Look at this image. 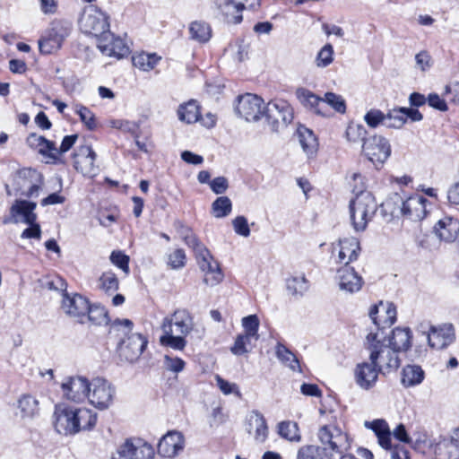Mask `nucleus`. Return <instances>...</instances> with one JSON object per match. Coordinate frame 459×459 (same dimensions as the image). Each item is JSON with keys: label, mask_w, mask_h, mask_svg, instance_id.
Listing matches in <instances>:
<instances>
[{"label": "nucleus", "mask_w": 459, "mask_h": 459, "mask_svg": "<svg viewBox=\"0 0 459 459\" xmlns=\"http://www.w3.org/2000/svg\"><path fill=\"white\" fill-rule=\"evenodd\" d=\"M199 268L204 273V282L209 286H216L223 280V273L221 272L219 263L215 261L207 251V255H201L196 257Z\"/></svg>", "instance_id": "aec40b11"}, {"label": "nucleus", "mask_w": 459, "mask_h": 459, "mask_svg": "<svg viewBox=\"0 0 459 459\" xmlns=\"http://www.w3.org/2000/svg\"><path fill=\"white\" fill-rule=\"evenodd\" d=\"M75 420L77 424L75 429H77L78 433L81 430H87L93 428L97 421V414L90 409L75 407Z\"/></svg>", "instance_id": "ea45409f"}, {"label": "nucleus", "mask_w": 459, "mask_h": 459, "mask_svg": "<svg viewBox=\"0 0 459 459\" xmlns=\"http://www.w3.org/2000/svg\"><path fill=\"white\" fill-rule=\"evenodd\" d=\"M86 317L96 325H107L109 322L107 309L100 305H90Z\"/></svg>", "instance_id": "49530a36"}, {"label": "nucleus", "mask_w": 459, "mask_h": 459, "mask_svg": "<svg viewBox=\"0 0 459 459\" xmlns=\"http://www.w3.org/2000/svg\"><path fill=\"white\" fill-rule=\"evenodd\" d=\"M161 59L160 56H157L156 54H150V53H140L137 55H134L132 58L133 65L144 72H149L158 65L160 60Z\"/></svg>", "instance_id": "79ce46f5"}, {"label": "nucleus", "mask_w": 459, "mask_h": 459, "mask_svg": "<svg viewBox=\"0 0 459 459\" xmlns=\"http://www.w3.org/2000/svg\"><path fill=\"white\" fill-rule=\"evenodd\" d=\"M254 340L247 334H238L230 351L235 355H243L250 351L251 342Z\"/></svg>", "instance_id": "4d7b16f0"}, {"label": "nucleus", "mask_w": 459, "mask_h": 459, "mask_svg": "<svg viewBox=\"0 0 459 459\" xmlns=\"http://www.w3.org/2000/svg\"><path fill=\"white\" fill-rule=\"evenodd\" d=\"M365 349L368 351V359L382 375L398 369L401 359L398 353L386 342L384 332H370L366 336Z\"/></svg>", "instance_id": "f257e3e1"}, {"label": "nucleus", "mask_w": 459, "mask_h": 459, "mask_svg": "<svg viewBox=\"0 0 459 459\" xmlns=\"http://www.w3.org/2000/svg\"><path fill=\"white\" fill-rule=\"evenodd\" d=\"M27 144L39 152V153L48 156L50 159H57V149L56 143L52 141H48L44 136L37 134H30L26 139Z\"/></svg>", "instance_id": "c756f323"}, {"label": "nucleus", "mask_w": 459, "mask_h": 459, "mask_svg": "<svg viewBox=\"0 0 459 459\" xmlns=\"http://www.w3.org/2000/svg\"><path fill=\"white\" fill-rule=\"evenodd\" d=\"M87 399L95 407L103 410L109 407L115 395V388L104 378L97 377L91 381Z\"/></svg>", "instance_id": "9d476101"}, {"label": "nucleus", "mask_w": 459, "mask_h": 459, "mask_svg": "<svg viewBox=\"0 0 459 459\" xmlns=\"http://www.w3.org/2000/svg\"><path fill=\"white\" fill-rule=\"evenodd\" d=\"M247 429L253 435L257 444H263L268 437V427L264 415L258 411H253L247 417Z\"/></svg>", "instance_id": "cd10ccee"}, {"label": "nucleus", "mask_w": 459, "mask_h": 459, "mask_svg": "<svg viewBox=\"0 0 459 459\" xmlns=\"http://www.w3.org/2000/svg\"><path fill=\"white\" fill-rule=\"evenodd\" d=\"M338 259L337 262L342 265L349 264L357 260L360 252L359 242L356 238H345L340 239L337 245ZM336 247H333V251Z\"/></svg>", "instance_id": "a878e982"}, {"label": "nucleus", "mask_w": 459, "mask_h": 459, "mask_svg": "<svg viewBox=\"0 0 459 459\" xmlns=\"http://www.w3.org/2000/svg\"><path fill=\"white\" fill-rule=\"evenodd\" d=\"M297 96L299 101L305 106L311 109H314L315 112L318 115L325 116L326 113L324 110L325 102L322 100V98H319L310 91L307 89H299L297 91Z\"/></svg>", "instance_id": "4c0bfd02"}, {"label": "nucleus", "mask_w": 459, "mask_h": 459, "mask_svg": "<svg viewBox=\"0 0 459 459\" xmlns=\"http://www.w3.org/2000/svg\"><path fill=\"white\" fill-rule=\"evenodd\" d=\"M276 356L284 365L293 371H300V365L296 355L285 345L278 343L275 351Z\"/></svg>", "instance_id": "c03bdc74"}, {"label": "nucleus", "mask_w": 459, "mask_h": 459, "mask_svg": "<svg viewBox=\"0 0 459 459\" xmlns=\"http://www.w3.org/2000/svg\"><path fill=\"white\" fill-rule=\"evenodd\" d=\"M236 111L247 121H257L264 117V100L257 95L247 93L238 98Z\"/></svg>", "instance_id": "9b49d317"}, {"label": "nucleus", "mask_w": 459, "mask_h": 459, "mask_svg": "<svg viewBox=\"0 0 459 459\" xmlns=\"http://www.w3.org/2000/svg\"><path fill=\"white\" fill-rule=\"evenodd\" d=\"M38 405V401L31 395H23L18 401V408L23 418L34 417L39 411Z\"/></svg>", "instance_id": "a18cd8bd"}, {"label": "nucleus", "mask_w": 459, "mask_h": 459, "mask_svg": "<svg viewBox=\"0 0 459 459\" xmlns=\"http://www.w3.org/2000/svg\"><path fill=\"white\" fill-rule=\"evenodd\" d=\"M61 307L69 316L83 322L89 310V300L80 294L69 295L65 292L63 294Z\"/></svg>", "instance_id": "6ab92c4d"}, {"label": "nucleus", "mask_w": 459, "mask_h": 459, "mask_svg": "<svg viewBox=\"0 0 459 459\" xmlns=\"http://www.w3.org/2000/svg\"><path fill=\"white\" fill-rule=\"evenodd\" d=\"M317 437L321 444L319 446L328 459H338L340 455L351 449V439L336 423L332 422L320 427Z\"/></svg>", "instance_id": "f03ea898"}, {"label": "nucleus", "mask_w": 459, "mask_h": 459, "mask_svg": "<svg viewBox=\"0 0 459 459\" xmlns=\"http://www.w3.org/2000/svg\"><path fill=\"white\" fill-rule=\"evenodd\" d=\"M98 48L102 54L117 59L123 58L129 54L127 45L120 38H116L111 32L99 39Z\"/></svg>", "instance_id": "5701e85b"}, {"label": "nucleus", "mask_w": 459, "mask_h": 459, "mask_svg": "<svg viewBox=\"0 0 459 459\" xmlns=\"http://www.w3.org/2000/svg\"><path fill=\"white\" fill-rule=\"evenodd\" d=\"M169 322V329H173L172 327H176V333L182 334L183 336H186L193 330V318L189 312L186 309H177L174 313L166 316L161 325H167Z\"/></svg>", "instance_id": "bb28decb"}, {"label": "nucleus", "mask_w": 459, "mask_h": 459, "mask_svg": "<svg viewBox=\"0 0 459 459\" xmlns=\"http://www.w3.org/2000/svg\"><path fill=\"white\" fill-rule=\"evenodd\" d=\"M366 131L362 126L359 125H350L345 132V135L348 141L357 142L360 138L364 137Z\"/></svg>", "instance_id": "774afa93"}, {"label": "nucleus", "mask_w": 459, "mask_h": 459, "mask_svg": "<svg viewBox=\"0 0 459 459\" xmlns=\"http://www.w3.org/2000/svg\"><path fill=\"white\" fill-rule=\"evenodd\" d=\"M278 434L282 437L291 442H299L301 435L299 433V426L296 422L290 420H284L278 424Z\"/></svg>", "instance_id": "37998d69"}, {"label": "nucleus", "mask_w": 459, "mask_h": 459, "mask_svg": "<svg viewBox=\"0 0 459 459\" xmlns=\"http://www.w3.org/2000/svg\"><path fill=\"white\" fill-rule=\"evenodd\" d=\"M362 152L377 169H379L391 155L388 140L381 135H373L363 142Z\"/></svg>", "instance_id": "0eeeda50"}, {"label": "nucleus", "mask_w": 459, "mask_h": 459, "mask_svg": "<svg viewBox=\"0 0 459 459\" xmlns=\"http://www.w3.org/2000/svg\"><path fill=\"white\" fill-rule=\"evenodd\" d=\"M96 153L90 145L80 146L74 154V167L83 176L92 178L98 174Z\"/></svg>", "instance_id": "2eb2a0df"}, {"label": "nucleus", "mask_w": 459, "mask_h": 459, "mask_svg": "<svg viewBox=\"0 0 459 459\" xmlns=\"http://www.w3.org/2000/svg\"><path fill=\"white\" fill-rule=\"evenodd\" d=\"M212 210L216 218H224L231 212L232 203L228 196H220L212 203Z\"/></svg>", "instance_id": "3c124183"}, {"label": "nucleus", "mask_w": 459, "mask_h": 459, "mask_svg": "<svg viewBox=\"0 0 459 459\" xmlns=\"http://www.w3.org/2000/svg\"><path fill=\"white\" fill-rule=\"evenodd\" d=\"M185 446L184 436L176 430L169 431L158 444V453L165 458H173L181 452Z\"/></svg>", "instance_id": "412c9836"}, {"label": "nucleus", "mask_w": 459, "mask_h": 459, "mask_svg": "<svg viewBox=\"0 0 459 459\" xmlns=\"http://www.w3.org/2000/svg\"><path fill=\"white\" fill-rule=\"evenodd\" d=\"M416 66L421 71L426 72L432 66V58L428 51L422 50L415 56Z\"/></svg>", "instance_id": "338daca9"}, {"label": "nucleus", "mask_w": 459, "mask_h": 459, "mask_svg": "<svg viewBox=\"0 0 459 459\" xmlns=\"http://www.w3.org/2000/svg\"><path fill=\"white\" fill-rule=\"evenodd\" d=\"M287 290L296 296H302L308 290V281L304 275L293 276L287 280Z\"/></svg>", "instance_id": "8fccbe9b"}, {"label": "nucleus", "mask_w": 459, "mask_h": 459, "mask_svg": "<svg viewBox=\"0 0 459 459\" xmlns=\"http://www.w3.org/2000/svg\"><path fill=\"white\" fill-rule=\"evenodd\" d=\"M369 316L373 323L377 326V331L385 327H390L396 321V307L393 303L379 302L374 305L369 310Z\"/></svg>", "instance_id": "f3484780"}, {"label": "nucleus", "mask_w": 459, "mask_h": 459, "mask_svg": "<svg viewBox=\"0 0 459 459\" xmlns=\"http://www.w3.org/2000/svg\"><path fill=\"white\" fill-rule=\"evenodd\" d=\"M36 203L25 200H17L11 207V219L5 220L4 222H24L33 223L37 220V215L34 212Z\"/></svg>", "instance_id": "b1692460"}, {"label": "nucleus", "mask_w": 459, "mask_h": 459, "mask_svg": "<svg viewBox=\"0 0 459 459\" xmlns=\"http://www.w3.org/2000/svg\"><path fill=\"white\" fill-rule=\"evenodd\" d=\"M74 112L80 117L81 121L89 130H94L97 126L95 115L90 108L82 105L76 104L74 106Z\"/></svg>", "instance_id": "603ef678"}, {"label": "nucleus", "mask_w": 459, "mask_h": 459, "mask_svg": "<svg viewBox=\"0 0 459 459\" xmlns=\"http://www.w3.org/2000/svg\"><path fill=\"white\" fill-rule=\"evenodd\" d=\"M364 121L371 128H376L380 125L385 126V114L380 109L371 108L365 114Z\"/></svg>", "instance_id": "052dcab7"}, {"label": "nucleus", "mask_w": 459, "mask_h": 459, "mask_svg": "<svg viewBox=\"0 0 459 459\" xmlns=\"http://www.w3.org/2000/svg\"><path fill=\"white\" fill-rule=\"evenodd\" d=\"M260 6L258 0H223L219 4V8L228 15L231 9L234 10L238 14L233 17L234 23H239L242 21V15L240 13L244 9L255 10Z\"/></svg>", "instance_id": "c85d7f7f"}, {"label": "nucleus", "mask_w": 459, "mask_h": 459, "mask_svg": "<svg viewBox=\"0 0 459 459\" xmlns=\"http://www.w3.org/2000/svg\"><path fill=\"white\" fill-rule=\"evenodd\" d=\"M333 48L331 44L325 45L317 53L316 64L318 67H326L333 61Z\"/></svg>", "instance_id": "bf43d9fd"}, {"label": "nucleus", "mask_w": 459, "mask_h": 459, "mask_svg": "<svg viewBox=\"0 0 459 459\" xmlns=\"http://www.w3.org/2000/svg\"><path fill=\"white\" fill-rule=\"evenodd\" d=\"M322 100L325 102V108L326 105L332 107L335 111L343 114L346 111V104L344 99L338 94L333 92H326L325 97L322 98Z\"/></svg>", "instance_id": "6e6d98bb"}, {"label": "nucleus", "mask_w": 459, "mask_h": 459, "mask_svg": "<svg viewBox=\"0 0 459 459\" xmlns=\"http://www.w3.org/2000/svg\"><path fill=\"white\" fill-rule=\"evenodd\" d=\"M405 124V116L402 108H394L385 114V126L388 128H401Z\"/></svg>", "instance_id": "5fc2aeb1"}, {"label": "nucleus", "mask_w": 459, "mask_h": 459, "mask_svg": "<svg viewBox=\"0 0 459 459\" xmlns=\"http://www.w3.org/2000/svg\"><path fill=\"white\" fill-rule=\"evenodd\" d=\"M264 117L272 131L278 132L293 120V108L283 100H275L267 103Z\"/></svg>", "instance_id": "39448f33"}, {"label": "nucleus", "mask_w": 459, "mask_h": 459, "mask_svg": "<svg viewBox=\"0 0 459 459\" xmlns=\"http://www.w3.org/2000/svg\"><path fill=\"white\" fill-rule=\"evenodd\" d=\"M178 115L180 121L187 124L195 123L201 116L200 108L197 102L192 100L179 106Z\"/></svg>", "instance_id": "a19ab883"}, {"label": "nucleus", "mask_w": 459, "mask_h": 459, "mask_svg": "<svg viewBox=\"0 0 459 459\" xmlns=\"http://www.w3.org/2000/svg\"><path fill=\"white\" fill-rule=\"evenodd\" d=\"M109 259L113 264L120 268L126 274L129 273L130 258L128 255L124 254L122 251L115 250L111 253Z\"/></svg>", "instance_id": "680f3d73"}, {"label": "nucleus", "mask_w": 459, "mask_h": 459, "mask_svg": "<svg viewBox=\"0 0 459 459\" xmlns=\"http://www.w3.org/2000/svg\"><path fill=\"white\" fill-rule=\"evenodd\" d=\"M378 368L371 361H364L357 364L354 369L356 384L364 390H369L375 386L378 375Z\"/></svg>", "instance_id": "4be33fe9"}, {"label": "nucleus", "mask_w": 459, "mask_h": 459, "mask_svg": "<svg viewBox=\"0 0 459 459\" xmlns=\"http://www.w3.org/2000/svg\"><path fill=\"white\" fill-rule=\"evenodd\" d=\"M411 332L410 328L396 327L392 332V336L386 338V342L397 353L406 351L411 347Z\"/></svg>", "instance_id": "72a5a7b5"}, {"label": "nucleus", "mask_w": 459, "mask_h": 459, "mask_svg": "<svg viewBox=\"0 0 459 459\" xmlns=\"http://www.w3.org/2000/svg\"><path fill=\"white\" fill-rule=\"evenodd\" d=\"M232 227L235 233L238 236L247 238L250 236V229L247 219L243 215H238L232 220Z\"/></svg>", "instance_id": "e2e57ef3"}, {"label": "nucleus", "mask_w": 459, "mask_h": 459, "mask_svg": "<svg viewBox=\"0 0 459 459\" xmlns=\"http://www.w3.org/2000/svg\"><path fill=\"white\" fill-rule=\"evenodd\" d=\"M242 325L245 329L244 334L253 337L255 341L258 340L259 320L256 315L243 317Z\"/></svg>", "instance_id": "13d9d810"}, {"label": "nucleus", "mask_w": 459, "mask_h": 459, "mask_svg": "<svg viewBox=\"0 0 459 459\" xmlns=\"http://www.w3.org/2000/svg\"><path fill=\"white\" fill-rule=\"evenodd\" d=\"M99 286L105 292H115L118 290V279L113 272L103 273L99 279Z\"/></svg>", "instance_id": "864d4df0"}, {"label": "nucleus", "mask_w": 459, "mask_h": 459, "mask_svg": "<svg viewBox=\"0 0 459 459\" xmlns=\"http://www.w3.org/2000/svg\"><path fill=\"white\" fill-rule=\"evenodd\" d=\"M79 22L83 33L92 35L98 40L110 32L108 16L94 5L83 10Z\"/></svg>", "instance_id": "20e7f679"}, {"label": "nucleus", "mask_w": 459, "mask_h": 459, "mask_svg": "<svg viewBox=\"0 0 459 459\" xmlns=\"http://www.w3.org/2000/svg\"><path fill=\"white\" fill-rule=\"evenodd\" d=\"M434 230L440 239L452 242L459 235V221L451 217H446L438 221Z\"/></svg>", "instance_id": "7c9ffc66"}, {"label": "nucleus", "mask_w": 459, "mask_h": 459, "mask_svg": "<svg viewBox=\"0 0 459 459\" xmlns=\"http://www.w3.org/2000/svg\"><path fill=\"white\" fill-rule=\"evenodd\" d=\"M297 134L302 150L307 156L308 158L314 157L318 150V141L313 131L300 126L297 130Z\"/></svg>", "instance_id": "f704fd0d"}, {"label": "nucleus", "mask_w": 459, "mask_h": 459, "mask_svg": "<svg viewBox=\"0 0 459 459\" xmlns=\"http://www.w3.org/2000/svg\"><path fill=\"white\" fill-rule=\"evenodd\" d=\"M364 425L367 429L373 430L381 447L386 450L391 448L392 433L385 420L377 419L372 421H365Z\"/></svg>", "instance_id": "2f4dec72"}, {"label": "nucleus", "mask_w": 459, "mask_h": 459, "mask_svg": "<svg viewBox=\"0 0 459 459\" xmlns=\"http://www.w3.org/2000/svg\"><path fill=\"white\" fill-rule=\"evenodd\" d=\"M169 322L167 325H160L163 334L160 337V343L163 347H169L175 351H183L186 346V336L182 334L174 335L173 329H169Z\"/></svg>", "instance_id": "c9c22d12"}, {"label": "nucleus", "mask_w": 459, "mask_h": 459, "mask_svg": "<svg viewBox=\"0 0 459 459\" xmlns=\"http://www.w3.org/2000/svg\"><path fill=\"white\" fill-rule=\"evenodd\" d=\"M190 39L199 43H206L212 38V28L204 21H194L188 27Z\"/></svg>", "instance_id": "58836bf2"}, {"label": "nucleus", "mask_w": 459, "mask_h": 459, "mask_svg": "<svg viewBox=\"0 0 459 459\" xmlns=\"http://www.w3.org/2000/svg\"><path fill=\"white\" fill-rule=\"evenodd\" d=\"M148 344V340L141 333H131L118 345L119 356L128 362L136 361Z\"/></svg>", "instance_id": "ddd939ff"}, {"label": "nucleus", "mask_w": 459, "mask_h": 459, "mask_svg": "<svg viewBox=\"0 0 459 459\" xmlns=\"http://www.w3.org/2000/svg\"><path fill=\"white\" fill-rule=\"evenodd\" d=\"M427 339L430 347L437 350L445 349L455 341V326L451 323L431 326Z\"/></svg>", "instance_id": "dca6fc26"}, {"label": "nucleus", "mask_w": 459, "mask_h": 459, "mask_svg": "<svg viewBox=\"0 0 459 459\" xmlns=\"http://www.w3.org/2000/svg\"><path fill=\"white\" fill-rule=\"evenodd\" d=\"M134 323L129 319H116L109 326V334L117 338L130 335L133 330Z\"/></svg>", "instance_id": "de8ad7c7"}, {"label": "nucleus", "mask_w": 459, "mask_h": 459, "mask_svg": "<svg viewBox=\"0 0 459 459\" xmlns=\"http://www.w3.org/2000/svg\"><path fill=\"white\" fill-rule=\"evenodd\" d=\"M164 364L167 369L174 373L181 372L186 366V362L182 359L178 357H172L169 354H166L164 356Z\"/></svg>", "instance_id": "69168bd1"}, {"label": "nucleus", "mask_w": 459, "mask_h": 459, "mask_svg": "<svg viewBox=\"0 0 459 459\" xmlns=\"http://www.w3.org/2000/svg\"><path fill=\"white\" fill-rule=\"evenodd\" d=\"M153 447L140 438H127L118 446L110 459H153Z\"/></svg>", "instance_id": "423d86ee"}, {"label": "nucleus", "mask_w": 459, "mask_h": 459, "mask_svg": "<svg viewBox=\"0 0 459 459\" xmlns=\"http://www.w3.org/2000/svg\"><path fill=\"white\" fill-rule=\"evenodd\" d=\"M336 278L340 290L346 293L352 294L358 292L364 284L363 278L349 264L342 265L337 269Z\"/></svg>", "instance_id": "a211bd4d"}, {"label": "nucleus", "mask_w": 459, "mask_h": 459, "mask_svg": "<svg viewBox=\"0 0 459 459\" xmlns=\"http://www.w3.org/2000/svg\"><path fill=\"white\" fill-rule=\"evenodd\" d=\"M41 183V174L30 168L19 169L13 177L15 190L27 197H37Z\"/></svg>", "instance_id": "6e6552de"}, {"label": "nucleus", "mask_w": 459, "mask_h": 459, "mask_svg": "<svg viewBox=\"0 0 459 459\" xmlns=\"http://www.w3.org/2000/svg\"><path fill=\"white\" fill-rule=\"evenodd\" d=\"M425 378L422 368L415 364L404 366L401 372V384L404 388L420 385Z\"/></svg>", "instance_id": "473e14b6"}, {"label": "nucleus", "mask_w": 459, "mask_h": 459, "mask_svg": "<svg viewBox=\"0 0 459 459\" xmlns=\"http://www.w3.org/2000/svg\"><path fill=\"white\" fill-rule=\"evenodd\" d=\"M437 459H459V445L449 437H443L435 446Z\"/></svg>", "instance_id": "e433bc0d"}, {"label": "nucleus", "mask_w": 459, "mask_h": 459, "mask_svg": "<svg viewBox=\"0 0 459 459\" xmlns=\"http://www.w3.org/2000/svg\"><path fill=\"white\" fill-rule=\"evenodd\" d=\"M71 26L68 22H56L48 32V35L39 41V51L43 54H51L59 49L64 40L69 36Z\"/></svg>", "instance_id": "1a4fd4ad"}, {"label": "nucleus", "mask_w": 459, "mask_h": 459, "mask_svg": "<svg viewBox=\"0 0 459 459\" xmlns=\"http://www.w3.org/2000/svg\"><path fill=\"white\" fill-rule=\"evenodd\" d=\"M428 200L421 195H413L402 202V213L412 221H421L428 213Z\"/></svg>", "instance_id": "393cba45"}, {"label": "nucleus", "mask_w": 459, "mask_h": 459, "mask_svg": "<svg viewBox=\"0 0 459 459\" xmlns=\"http://www.w3.org/2000/svg\"><path fill=\"white\" fill-rule=\"evenodd\" d=\"M377 210V204L374 195L368 191H359L350 202L351 221L354 230L356 231L365 230Z\"/></svg>", "instance_id": "7ed1b4c3"}, {"label": "nucleus", "mask_w": 459, "mask_h": 459, "mask_svg": "<svg viewBox=\"0 0 459 459\" xmlns=\"http://www.w3.org/2000/svg\"><path fill=\"white\" fill-rule=\"evenodd\" d=\"M54 427L56 432L61 435H74L77 433L75 429V407L65 403L56 404L54 411Z\"/></svg>", "instance_id": "f8f14e48"}, {"label": "nucleus", "mask_w": 459, "mask_h": 459, "mask_svg": "<svg viewBox=\"0 0 459 459\" xmlns=\"http://www.w3.org/2000/svg\"><path fill=\"white\" fill-rule=\"evenodd\" d=\"M181 234L183 236L185 243L191 248H193L195 257L200 256L201 255H207V251H209L197 238V237L193 233V231L188 228H183Z\"/></svg>", "instance_id": "09e8293b"}, {"label": "nucleus", "mask_w": 459, "mask_h": 459, "mask_svg": "<svg viewBox=\"0 0 459 459\" xmlns=\"http://www.w3.org/2000/svg\"><path fill=\"white\" fill-rule=\"evenodd\" d=\"M91 382L83 377H71L62 385L63 396L71 402L82 403L89 395Z\"/></svg>", "instance_id": "4468645a"}, {"label": "nucleus", "mask_w": 459, "mask_h": 459, "mask_svg": "<svg viewBox=\"0 0 459 459\" xmlns=\"http://www.w3.org/2000/svg\"><path fill=\"white\" fill-rule=\"evenodd\" d=\"M186 264V254L185 251L181 248H178L174 250L169 255L168 264L172 269H180L185 266Z\"/></svg>", "instance_id": "0e129e2a"}]
</instances>
